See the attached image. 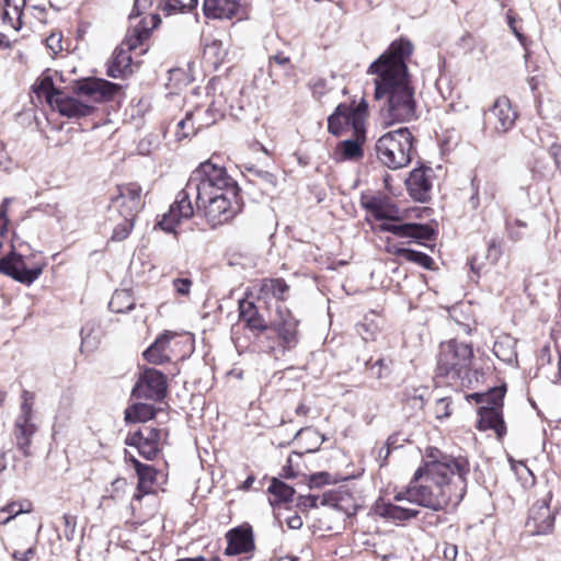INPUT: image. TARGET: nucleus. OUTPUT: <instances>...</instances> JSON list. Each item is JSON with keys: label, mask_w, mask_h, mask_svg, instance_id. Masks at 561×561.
<instances>
[{"label": "nucleus", "mask_w": 561, "mask_h": 561, "mask_svg": "<svg viewBox=\"0 0 561 561\" xmlns=\"http://www.w3.org/2000/svg\"><path fill=\"white\" fill-rule=\"evenodd\" d=\"M470 465L465 457L442 455L439 459L426 461L420 467L403 491L394 501L442 511L448 505L457 506L467 492V477Z\"/></svg>", "instance_id": "f257e3e1"}, {"label": "nucleus", "mask_w": 561, "mask_h": 561, "mask_svg": "<svg viewBox=\"0 0 561 561\" xmlns=\"http://www.w3.org/2000/svg\"><path fill=\"white\" fill-rule=\"evenodd\" d=\"M412 51V43L400 38L392 42L368 69L369 73L377 76L375 98L387 99V113L391 122L403 123L416 118L414 88L407 65Z\"/></svg>", "instance_id": "f03ea898"}, {"label": "nucleus", "mask_w": 561, "mask_h": 561, "mask_svg": "<svg viewBox=\"0 0 561 561\" xmlns=\"http://www.w3.org/2000/svg\"><path fill=\"white\" fill-rule=\"evenodd\" d=\"M240 193L238 183L227 173V170L219 164L208 160L194 170L185 185L171 204L169 211L162 216L158 226L165 232H174L175 228L183 221L193 217L195 201L213 199L216 196L236 197Z\"/></svg>", "instance_id": "7ed1b4c3"}, {"label": "nucleus", "mask_w": 561, "mask_h": 561, "mask_svg": "<svg viewBox=\"0 0 561 561\" xmlns=\"http://www.w3.org/2000/svg\"><path fill=\"white\" fill-rule=\"evenodd\" d=\"M378 160L389 169L397 170L411 162L413 136L407 127L382 135L376 142Z\"/></svg>", "instance_id": "20e7f679"}, {"label": "nucleus", "mask_w": 561, "mask_h": 561, "mask_svg": "<svg viewBox=\"0 0 561 561\" xmlns=\"http://www.w3.org/2000/svg\"><path fill=\"white\" fill-rule=\"evenodd\" d=\"M473 358L471 345L451 340L440 344L437 359V374L458 379L470 370Z\"/></svg>", "instance_id": "39448f33"}, {"label": "nucleus", "mask_w": 561, "mask_h": 561, "mask_svg": "<svg viewBox=\"0 0 561 561\" xmlns=\"http://www.w3.org/2000/svg\"><path fill=\"white\" fill-rule=\"evenodd\" d=\"M276 316L268 329L277 334L278 340H271L267 335H264L261 344L267 352H273L277 347L283 351L293 350L299 342V320L295 318L290 310L283 307H277Z\"/></svg>", "instance_id": "423d86ee"}, {"label": "nucleus", "mask_w": 561, "mask_h": 561, "mask_svg": "<svg viewBox=\"0 0 561 561\" xmlns=\"http://www.w3.org/2000/svg\"><path fill=\"white\" fill-rule=\"evenodd\" d=\"M142 187L138 183H127L117 186V194L112 197L107 208L108 220L116 221L118 216L137 218L144 208Z\"/></svg>", "instance_id": "0eeeda50"}, {"label": "nucleus", "mask_w": 561, "mask_h": 561, "mask_svg": "<svg viewBox=\"0 0 561 561\" xmlns=\"http://www.w3.org/2000/svg\"><path fill=\"white\" fill-rule=\"evenodd\" d=\"M197 210H202L207 222L213 227H218L229 222L243 207L242 198L240 194L236 197H222L216 196L213 199L195 201Z\"/></svg>", "instance_id": "6e6552de"}, {"label": "nucleus", "mask_w": 561, "mask_h": 561, "mask_svg": "<svg viewBox=\"0 0 561 561\" xmlns=\"http://www.w3.org/2000/svg\"><path fill=\"white\" fill-rule=\"evenodd\" d=\"M168 382L165 375L156 368H144L136 381L131 394L137 399L156 402L167 397Z\"/></svg>", "instance_id": "1a4fd4ad"}, {"label": "nucleus", "mask_w": 561, "mask_h": 561, "mask_svg": "<svg viewBox=\"0 0 561 561\" xmlns=\"http://www.w3.org/2000/svg\"><path fill=\"white\" fill-rule=\"evenodd\" d=\"M21 397V413L15 421L14 436L18 448L27 457L31 456V438L36 431L32 423L34 394L24 390Z\"/></svg>", "instance_id": "9d476101"}, {"label": "nucleus", "mask_w": 561, "mask_h": 561, "mask_svg": "<svg viewBox=\"0 0 561 561\" xmlns=\"http://www.w3.org/2000/svg\"><path fill=\"white\" fill-rule=\"evenodd\" d=\"M122 87L101 78H85L76 81L72 91L77 95L87 96L95 103H103L114 99Z\"/></svg>", "instance_id": "9b49d317"}, {"label": "nucleus", "mask_w": 561, "mask_h": 561, "mask_svg": "<svg viewBox=\"0 0 561 561\" xmlns=\"http://www.w3.org/2000/svg\"><path fill=\"white\" fill-rule=\"evenodd\" d=\"M517 119V112L512 107L508 98L501 96L484 113V123L497 134H505L513 128Z\"/></svg>", "instance_id": "f8f14e48"}, {"label": "nucleus", "mask_w": 561, "mask_h": 561, "mask_svg": "<svg viewBox=\"0 0 561 561\" xmlns=\"http://www.w3.org/2000/svg\"><path fill=\"white\" fill-rule=\"evenodd\" d=\"M42 272L43 268L41 266L28 268L23 256L15 252H11L7 256L0 259V273L8 275L22 284H32L39 277Z\"/></svg>", "instance_id": "ddd939ff"}, {"label": "nucleus", "mask_w": 561, "mask_h": 561, "mask_svg": "<svg viewBox=\"0 0 561 561\" xmlns=\"http://www.w3.org/2000/svg\"><path fill=\"white\" fill-rule=\"evenodd\" d=\"M179 337L180 334L174 331H163L157 336L153 343L144 351V358L152 365L169 363L174 353V347L179 344L176 341Z\"/></svg>", "instance_id": "4468645a"}, {"label": "nucleus", "mask_w": 561, "mask_h": 561, "mask_svg": "<svg viewBox=\"0 0 561 561\" xmlns=\"http://www.w3.org/2000/svg\"><path fill=\"white\" fill-rule=\"evenodd\" d=\"M551 497V493H547L541 501L536 502L529 510L526 525L536 535H546L553 529L554 513L549 505Z\"/></svg>", "instance_id": "2eb2a0df"}, {"label": "nucleus", "mask_w": 561, "mask_h": 561, "mask_svg": "<svg viewBox=\"0 0 561 561\" xmlns=\"http://www.w3.org/2000/svg\"><path fill=\"white\" fill-rule=\"evenodd\" d=\"M360 204L376 220L400 221L401 209L388 197L362 196Z\"/></svg>", "instance_id": "dca6fc26"}, {"label": "nucleus", "mask_w": 561, "mask_h": 561, "mask_svg": "<svg viewBox=\"0 0 561 561\" xmlns=\"http://www.w3.org/2000/svg\"><path fill=\"white\" fill-rule=\"evenodd\" d=\"M380 230L390 232L399 238H409L417 243L423 240H432L434 230L428 225L423 224H394V222H382Z\"/></svg>", "instance_id": "f3484780"}, {"label": "nucleus", "mask_w": 561, "mask_h": 561, "mask_svg": "<svg viewBox=\"0 0 561 561\" xmlns=\"http://www.w3.org/2000/svg\"><path fill=\"white\" fill-rule=\"evenodd\" d=\"M227 548L225 554L238 556L248 553L254 550V538L252 527L243 525L236 527L227 533Z\"/></svg>", "instance_id": "a211bd4d"}, {"label": "nucleus", "mask_w": 561, "mask_h": 561, "mask_svg": "<svg viewBox=\"0 0 561 561\" xmlns=\"http://www.w3.org/2000/svg\"><path fill=\"white\" fill-rule=\"evenodd\" d=\"M431 172L432 170L430 168L414 169L410 172L409 178L405 180V184L410 196L414 201L424 203L430 199L432 191Z\"/></svg>", "instance_id": "6ab92c4d"}, {"label": "nucleus", "mask_w": 561, "mask_h": 561, "mask_svg": "<svg viewBox=\"0 0 561 561\" xmlns=\"http://www.w3.org/2000/svg\"><path fill=\"white\" fill-rule=\"evenodd\" d=\"M53 107L56 108L60 115L68 118L87 117L95 111L93 105L84 103L73 96H69L64 92L57 96Z\"/></svg>", "instance_id": "aec40b11"}, {"label": "nucleus", "mask_w": 561, "mask_h": 561, "mask_svg": "<svg viewBox=\"0 0 561 561\" xmlns=\"http://www.w3.org/2000/svg\"><path fill=\"white\" fill-rule=\"evenodd\" d=\"M366 130L360 129V134L353 130L354 138L340 141L335 148L336 161H358L364 157L363 145L365 142Z\"/></svg>", "instance_id": "412c9836"}, {"label": "nucleus", "mask_w": 561, "mask_h": 561, "mask_svg": "<svg viewBox=\"0 0 561 561\" xmlns=\"http://www.w3.org/2000/svg\"><path fill=\"white\" fill-rule=\"evenodd\" d=\"M239 318L251 331L265 333L268 330V323L260 313L257 306L250 300L239 301Z\"/></svg>", "instance_id": "4be33fe9"}, {"label": "nucleus", "mask_w": 561, "mask_h": 561, "mask_svg": "<svg viewBox=\"0 0 561 561\" xmlns=\"http://www.w3.org/2000/svg\"><path fill=\"white\" fill-rule=\"evenodd\" d=\"M479 420L477 428L479 431L493 430L497 438H502L506 434V425L503 419L502 410H493L492 408H479Z\"/></svg>", "instance_id": "5701e85b"}, {"label": "nucleus", "mask_w": 561, "mask_h": 561, "mask_svg": "<svg viewBox=\"0 0 561 561\" xmlns=\"http://www.w3.org/2000/svg\"><path fill=\"white\" fill-rule=\"evenodd\" d=\"M239 8V0H204L203 2L204 14L211 19H231Z\"/></svg>", "instance_id": "b1692460"}, {"label": "nucleus", "mask_w": 561, "mask_h": 561, "mask_svg": "<svg viewBox=\"0 0 561 561\" xmlns=\"http://www.w3.org/2000/svg\"><path fill=\"white\" fill-rule=\"evenodd\" d=\"M131 56L124 47L118 46L107 64L106 75L111 78H124L133 72Z\"/></svg>", "instance_id": "393cba45"}, {"label": "nucleus", "mask_w": 561, "mask_h": 561, "mask_svg": "<svg viewBox=\"0 0 561 561\" xmlns=\"http://www.w3.org/2000/svg\"><path fill=\"white\" fill-rule=\"evenodd\" d=\"M506 386L491 388L486 392H474L469 394V399L474 400L480 408H492L493 410H503Z\"/></svg>", "instance_id": "a878e982"}, {"label": "nucleus", "mask_w": 561, "mask_h": 561, "mask_svg": "<svg viewBox=\"0 0 561 561\" xmlns=\"http://www.w3.org/2000/svg\"><path fill=\"white\" fill-rule=\"evenodd\" d=\"M130 461L133 462L136 473L138 476L137 489L139 493L135 494L134 499L140 500L142 497V494H147L150 492L153 481L156 480L157 471L153 467L141 463L134 457H131Z\"/></svg>", "instance_id": "bb28decb"}, {"label": "nucleus", "mask_w": 561, "mask_h": 561, "mask_svg": "<svg viewBox=\"0 0 561 561\" xmlns=\"http://www.w3.org/2000/svg\"><path fill=\"white\" fill-rule=\"evenodd\" d=\"M350 106L340 103L334 112L328 117V131L333 136H341L348 127H352Z\"/></svg>", "instance_id": "cd10ccee"}, {"label": "nucleus", "mask_w": 561, "mask_h": 561, "mask_svg": "<svg viewBox=\"0 0 561 561\" xmlns=\"http://www.w3.org/2000/svg\"><path fill=\"white\" fill-rule=\"evenodd\" d=\"M377 513L387 519L394 522H405L417 517L420 511L415 508L403 507L392 503H382L377 506Z\"/></svg>", "instance_id": "c85d7f7f"}, {"label": "nucleus", "mask_w": 561, "mask_h": 561, "mask_svg": "<svg viewBox=\"0 0 561 561\" xmlns=\"http://www.w3.org/2000/svg\"><path fill=\"white\" fill-rule=\"evenodd\" d=\"M3 1V13L2 21L4 24L10 25L14 30H20L22 26V14L23 8L26 4V0H2Z\"/></svg>", "instance_id": "c756f323"}, {"label": "nucleus", "mask_w": 561, "mask_h": 561, "mask_svg": "<svg viewBox=\"0 0 561 561\" xmlns=\"http://www.w3.org/2000/svg\"><path fill=\"white\" fill-rule=\"evenodd\" d=\"M289 285L283 278H264L260 284V294L284 301L287 299Z\"/></svg>", "instance_id": "7c9ffc66"}, {"label": "nucleus", "mask_w": 561, "mask_h": 561, "mask_svg": "<svg viewBox=\"0 0 561 561\" xmlns=\"http://www.w3.org/2000/svg\"><path fill=\"white\" fill-rule=\"evenodd\" d=\"M161 436V430L156 427H145L142 434V442L140 445V455L152 460L159 453V439Z\"/></svg>", "instance_id": "2f4dec72"}, {"label": "nucleus", "mask_w": 561, "mask_h": 561, "mask_svg": "<svg viewBox=\"0 0 561 561\" xmlns=\"http://www.w3.org/2000/svg\"><path fill=\"white\" fill-rule=\"evenodd\" d=\"M267 491L272 495L270 499V504L272 506L291 502L295 494L294 488L289 486L277 478L272 479Z\"/></svg>", "instance_id": "473e14b6"}, {"label": "nucleus", "mask_w": 561, "mask_h": 561, "mask_svg": "<svg viewBox=\"0 0 561 561\" xmlns=\"http://www.w3.org/2000/svg\"><path fill=\"white\" fill-rule=\"evenodd\" d=\"M494 355L506 364L517 363L516 341L511 336H505L496 341L493 345Z\"/></svg>", "instance_id": "72a5a7b5"}, {"label": "nucleus", "mask_w": 561, "mask_h": 561, "mask_svg": "<svg viewBox=\"0 0 561 561\" xmlns=\"http://www.w3.org/2000/svg\"><path fill=\"white\" fill-rule=\"evenodd\" d=\"M157 409L147 403H135L125 410V421L129 423L147 422L154 419Z\"/></svg>", "instance_id": "f704fd0d"}, {"label": "nucleus", "mask_w": 561, "mask_h": 561, "mask_svg": "<svg viewBox=\"0 0 561 561\" xmlns=\"http://www.w3.org/2000/svg\"><path fill=\"white\" fill-rule=\"evenodd\" d=\"M319 501L321 505L335 506L337 495L334 491L324 492L321 497L313 494L300 495L297 501V506L302 510L316 508L318 507Z\"/></svg>", "instance_id": "c9c22d12"}, {"label": "nucleus", "mask_w": 561, "mask_h": 561, "mask_svg": "<svg viewBox=\"0 0 561 561\" xmlns=\"http://www.w3.org/2000/svg\"><path fill=\"white\" fill-rule=\"evenodd\" d=\"M144 21H140L137 26L129 30L125 39L121 44L127 51L136 50L149 37V28L146 27Z\"/></svg>", "instance_id": "e433bc0d"}, {"label": "nucleus", "mask_w": 561, "mask_h": 561, "mask_svg": "<svg viewBox=\"0 0 561 561\" xmlns=\"http://www.w3.org/2000/svg\"><path fill=\"white\" fill-rule=\"evenodd\" d=\"M34 92L38 96H45L47 103L50 106H54L57 96H59V94H62V91L54 85L53 78L49 76H44L34 84Z\"/></svg>", "instance_id": "4c0bfd02"}, {"label": "nucleus", "mask_w": 561, "mask_h": 561, "mask_svg": "<svg viewBox=\"0 0 561 561\" xmlns=\"http://www.w3.org/2000/svg\"><path fill=\"white\" fill-rule=\"evenodd\" d=\"M135 307V300L128 290H116L110 302L108 308L116 313H124L133 310Z\"/></svg>", "instance_id": "58836bf2"}, {"label": "nucleus", "mask_w": 561, "mask_h": 561, "mask_svg": "<svg viewBox=\"0 0 561 561\" xmlns=\"http://www.w3.org/2000/svg\"><path fill=\"white\" fill-rule=\"evenodd\" d=\"M348 115L351 116L352 129L360 134V129L366 130L365 119L367 115L368 104L364 99H362L357 105H354L353 102L352 104H348Z\"/></svg>", "instance_id": "ea45409f"}, {"label": "nucleus", "mask_w": 561, "mask_h": 561, "mask_svg": "<svg viewBox=\"0 0 561 561\" xmlns=\"http://www.w3.org/2000/svg\"><path fill=\"white\" fill-rule=\"evenodd\" d=\"M136 218H127V216H118L113 228V232L111 236V240L115 242H121L125 240L131 232Z\"/></svg>", "instance_id": "a19ab883"}, {"label": "nucleus", "mask_w": 561, "mask_h": 561, "mask_svg": "<svg viewBox=\"0 0 561 561\" xmlns=\"http://www.w3.org/2000/svg\"><path fill=\"white\" fill-rule=\"evenodd\" d=\"M162 11L168 14L184 13L196 8L198 0H162Z\"/></svg>", "instance_id": "79ce46f5"}, {"label": "nucleus", "mask_w": 561, "mask_h": 561, "mask_svg": "<svg viewBox=\"0 0 561 561\" xmlns=\"http://www.w3.org/2000/svg\"><path fill=\"white\" fill-rule=\"evenodd\" d=\"M366 367L376 379H382L391 374L392 360L390 358H379L375 363L366 362Z\"/></svg>", "instance_id": "37998d69"}, {"label": "nucleus", "mask_w": 561, "mask_h": 561, "mask_svg": "<svg viewBox=\"0 0 561 561\" xmlns=\"http://www.w3.org/2000/svg\"><path fill=\"white\" fill-rule=\"evenodd\" d=\"M425 390L426 389H407L403 393L404 404L411 407L412 409L422 410L425 404Z\"/></svg>", "instance_id": "c03bdc74"}, {"label": "nucleus", "mask_w": 561, "mask_h": 561, "mask_svg": "<svg viewBox=\"0 0 561 561\" xmlns=\"http://www.w3.org/2000/svg\"><path fill=\"white\" fill-rule=\"evenodd\" d=\"M527 228V222L520 219H514L511 220L510 218H506L505 220V229L507 232V236L513 241H519L524 233L520 230H524Z\"/></svg>", "instance_id": "a18cd8bd"}, {"label": "nucleus", "mask_w": 561, "mask_h": 561, "mask_svg": "<svg viewBox=\"0 0 561 561\" xmlns=\"http://www.w3.org/2000/svg\"><path fill=\"white\" fill-rule=\"evenodd\" d=\"M407 261L415 263L426 270H432L434 265V260L430 255L412 249L409 250Z\"/></svg>", "instance_id": "49530a36"}, {"label": "nucleus", "mask_w": 561, "mask_h": 561, "mask_svg": "<svg viewBox=\"0 0 561 561\" xmlns=\"http://www.w3.org/2000/svg\"><path fill=\"white\" fill-rule=\"evenodd\" d=\"M193 113H186L185 118L176 124L175 136L179 140L186 138L191 133H194V126L191 124Z\"/></svg>", "instance_id": "de8ad7c7"}, {"label": "nucleus", "mask_w": 561, "mask_h": 561, "mask_svg": "<svg viewBox=\"0 0 561 561\" xmlns=\"http://www.w3.org/2000/svg\"><path fill=\"white\" fill-rule=\"evenodd\" d=\"M62 522H64L62 536L66 538L67 541L73 540L75 534H76V526H77L76 516H72L70 514H64Z\"/></svg>", "instance_id": "09e8293b"}, {"label": "nucleus", "mask_w": 561, "mask_h": 561, "mask_svg": "<svg viewBox=\"0 0 561 561\" xmlns=\"http://www.w3.org/2000/svg\"><path fill=\"white\" fill-rule=\"evenodd\" d=\"M357 333L365 341L375 340L377 333V325L373 322H363L356 325Z\"/></svg>", "instance_id": "8fccbe9b"}, {"label": "nucleus", "mask_w": 561, "mask_h": 561, "mask_svg": "<svg viewBox=\"0 0 561 561\" xmlns=\"http://www.w3.org/2000/svg\"><path fill=\"white\" fill-rule=\"evenodd\" d=\"M154 0H134L133 9L129 14V19L138 18L149 10Z\"/></svg>", "instance_id": "3c124183"}, {"label": "nucleus", "mask_w": 561, "mask_h": 561, "mask_svg": "<svg viewBox=\"0 0 561 561\" xmlns=\"http://www.w3.org/2000/svg\"><path fill=\"white\" fill-rule=\"evenodd\" d=\"M435 414L437 419H445L451 414L450 402L448 398H440L436 400Z\"/></svg>", "instance_id": "603ef678"}, {"label": "nucleus", "mask_w": 561, "mask_h": 561, "mask_svg": "<svg viewBox=\"0 0 561 561\" xmlns=\"http://www.w3.org/2000/svg\"><path fill=\"white\" fill-rule=\"evenodd\" d=\"M46 46L53 53V55H57L59 51H61L62 50L61 34L51 33L46 38Z\"/></svg>", "instance_id": "864d4df0"}, {"label": "nucleus", "mask_w": 561, "mask_h": 561, "mask_svg": "<svg viewBox=\"0 0 561 561\" xmlns=\"http://www.w3.org/2000/svg\"><path fill=\"white\" fill-rule=\"evenodd\" d=\"M502 254L501 244L497 240L493 239L489 242L486 259L492 263H496Z\"/></svg>", "instance_id": "5fc2aeb1"}, {"label": "nucleus", "mask_w": 561, "mask_h": 561, "mask_svg": "<svg viewBox=\"0 0 561 561\" xmlns=\"http://www.w3.org/2000/svg\"><path fill=\"white\" fill-rule=\"evenodd\" d=\"M192 280L190 278H175L173 279L174 290L182 296H187L191 291Z\"/></svg>", "instance_id": "6e6d98bb"}, {"label": "nucleus", "mask_w": 561, "mask_h": 561, "mask_svg": "<svg viewBox=\"0 0 561 561\" xmlns=\"http://www.w3.org/2000/svg\"><path fill=\"white\" fill-rule=\"evenodd\" d=\"M312 93L317 98H321L327 93V81L324 79H316L310 83Z\"/></svg>", "instance_id": "4d7b16f0"}, {"label": "nucleus", "mask_w": 561, "mask_h": 561, "mask_svg": "<svg viewBox=\"0 0 561 561\" xmlns=\"http://www.w3.org/2000/svg\"><path fill=\"white\" fill-rule=\"evenodd\" d=\"M35 556V548L30 547L24 551L15 550L12 557L15 561H30Z\"/></svg>", "instance_id": "13d9d810"}, {"label": "nucleus", "mask_w": 561, "mask_h": 561, "mask_svg": "<svg viewBox=\"0 0 561 561\" xmlns=\"http://www.w3.org/2000/svg\"><path fill=\"white\" fill-rule=\"evenodd\" d=\"M142 434H144V430H139V431L135 432L134 434L127 436V438L125 440L126 445L136 447L138 449V451L140 453Z\"/></svg>", "instance_id": "bf43d9fd"}, {"label": "nucleus", "mask_w": 561, "mask_h": 561, "mask_svg": "<svg viewBox=\"0 0 561 561\" xmlns=\"http://www.w3.org/2000/svg\"><path fill=\"white\" fill-rule=\"evenodd\" d=\"M4 510L8 513V515L11 516V519L21 513L28 512V510L24 508L21 503H15V502L5 505Z\"/></svg>", "instance_id": "052dcab7"}, {"label": "nucleus", "mask_w": 561, "mask_h": 561, "mask_svg": "<svg viewBox=\"0 0 561 561\" xmlns=\"http://www.w3.org/2000/svg\"><path fill=\"white\" fill-rule=\"evenodd\" d=\"M329 482V473L320 472L311 476L310 478V486H321Z\"/></svg>", "instance_id": "680f3d73"}, {"label": "nucleus", "mask_w": 561, "mask_h": 561, "mask_svg": "<svg viewBox=\"0 0 561 561\" xmlns=\"http://www.w3.org/2000/svg\"><path fill=\"white\" fill-rule=\"evenodd\" d=\"M458 554V548L456 545L446 543L443 556L448 561H455Z\"/></svg>", "instance_id": "e2e57ef3"}, {"label": "nucleus", "mask_w": 561, "mask_h": 561, "mask_svg": "<svg viewBox=\"0 0 561 561\" xmlns=\"http://www.w3.org/2000/svg\"><path fill=\"white\" fill-rule=\"evenodd\" d=\"M286 524L290 529H294V530L300 529L304 525L302 519L299 515H293V516L288 517L286 520Z\"/></svg>", "instance_id": "0e129e2a"}, {"label": "nucleus", "mask_w": 561, "mask_h": 561, "mask_svg": "<svg viewBox=\"0 0 561 561\" xmlns=\"http://www.w3.org/2000/svg\"><path fill=\"white\" fill-rule=\"evenodd\" d=\"M409 250L410 249L401 248V247H398V245H388L387 247V252L388 253H391V254L397 255V256L404 257L405 260H407Z\"/></svg>", "instance_id": "69168bd1"}, {"label": "nucleus", "mask_w": 561, "mask_h": 561, "mask_svg": "<svg viewBox=\"0 0 561 561\" xmlns=\"http://www.w3.org/2000/svg\"><path fill=\"white\" fill-rule=\"evenodd\" d=\"M256 175L260 176L263 181L272 184L273 186L275 185V176L267 172V171H256Z\"/></svg>", "instance_id": "338daca9"}, {"label": "nucleus", "mask_w": 561, "mask_h": 561, "mask_svg": "<svg viewBox=\"0 0 561 561\" xmlns=\"http://www.w3.org/2000/svg\"><path fill=\"white\" fill-rule=\"evenodd\" d=\"M271 60H274L276 64H278L280 66L288 65L290 61L289 57L285 56L282 53H278V54L274 55L273 57H271Z\"/></svg>", "instance_id": "774afa93"}]
</instances>
